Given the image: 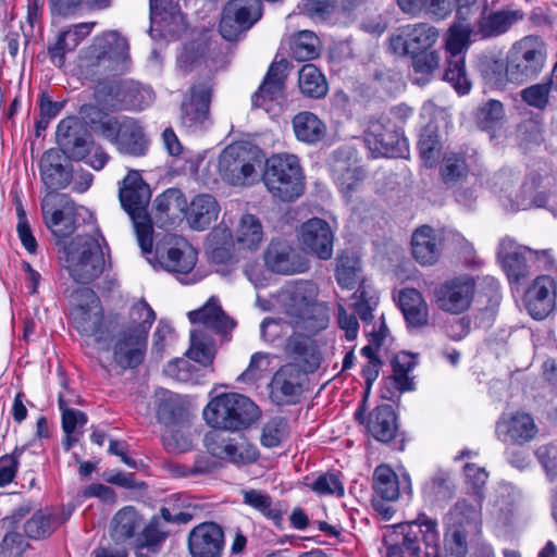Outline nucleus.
<instances>
[{"label":"nucleus","mask_w":557,"mask_h":557,"mask_svg":"<svg viewBox=\"0 0 557 557\" xmlns=\"http://www.w3.org/2000/svg\"><path fill=\"white\" fill-rule=\"evenodd\" d=\"M299 240L305 249L321 260L333 256L334 233L330 224L319 218L308 220L301 225Z\"/></svg>","instance_id":"aec40b11"},{"label":"nucleus","mask_w":557,"mask_h":557,"mask_svg":"<svg viewBox=\"0 0 557 557\" xmlns=\"http://www.w3.org/2000/svg\"><path fill=\"white\" fill-rule=\"evenodd\" d=\"M367 431L377 442L389 444L398 436L397 417L391 405L375 407L367 419Z\"/></svg>","instance_id":"473e14b6"},{"label":"nucleus","mask_w":557,"mask_h":557,"mask_svg":"<svg viewBox=\"0 0 557 557\" xmlns=\"http://www.w3.org/2000/svg\"><path fill=\"white\" fill-rule=\"evenodd\" d=\"M55 137L61 154H65L73 160L84 159L92 143L87 128L74 116L63 119L59 123Z\"/></svg>","instance_id":"2eb2a0df"},{"label":"nucleus","mask_w":557,"mask_h":557,"mask_svg":"<svg viewBox=\"0 0 557 557\" xmlns=\"http://www.w3.org/2000/svg\"><path fill=\"white\" fill-rule=\"evenodd\" d=\"M496 434L504 442L523 445L535 438L537 426L531 414L517 411L500 418L496 424Z\"/></svg>","instance_id":"393cba45"},{"label":"nucleus","mask_w":557,"mask_h":557,"mask_svg":"<svg viewBox=\"0 0 557 557\" xmlns=\"http://www.w3.org/2000/svg\"><path fill=\"white\" fill-rule=\"evenodd\" d=\"M267 267L275 273L294 274L305 272L308 262L285 240H272L265 251Z\"/></svg>","instance_id":"4be33fe9"},{"label":"nucleus","mask_w":557,"mask_h":557,"mask_svg":"<svg viewBox=\"0 0 557 557\" xmlns=\"http://www.w3.org/2000/svg\"><path fill=\"white\" fill-rule=\"evenodd\" d=\"M444 79L450 83L459 95L470 91L471 83L466 73L465 58L447 59Z\"/></svg>","instance_id":"bf43d9fd"},{"label":"nucleus","mask_w":557,"mask_h":557,"mask_svg":"<svg viewBox=\"0 0 557 557\" xmlns=\"http://www.w3.org/2000/svg\"><path fill=\"white\" fill-rule=\"evenodd\" d=\"M225 546L223 528L206 521L194 527L187 539V547L191 557H222Z\"/></svg>","instance_id":"dca6fc26"},{"label":"nucleus","mask_w":557,"mask_h":557,"mask_svg":"<svg viewBox=\"0 0 557 557\" xmlns=\"http://www.w3.org/2000/svg\"><path fill=\"white\" fill-rule=\"evenodd\" d=\"M472 33H475V30L468 24L455 23L449 27L445 40L447 59L465 58L463 52L468 49Z\"/></svg>","instance_id":"8fccbe9b"},{"label":"nucleus","mask_w":557,"mask_h":557,"mask_svg":"<svg viewBox=\"0 0 557 557\" xmlns=\"http://www.w3.org/2000/svg\"><path fill=\"white\" fill-rule=\"evenodd\" d=\"M143 528V518L138 511L126 506L120 509L111 521V536L116 542L133 537Z\"/></svg>","instance_id":"49530a36"},{"label":"nucleus","mask_w":557,"mask_h":557,"mask_svg":"<svg viewBox=\"0 0 557 557\" xmlns=\"http://www.w3.org/2000/svg\"><path fill=\"white\" fill-rule=\"evenodd\" d=\"M71 318L75 330L86 337H92L99 349H109L110 329L104 322L101 306L94 305L92 309L82 306L73 308Z\"/></svg>","instance_id":"f3484780"},{"label":"nucleus","mask_w":557,"mask_h":557,"mask_svg":"<svg viewBox=\"0 0 557 557\" xmlns=\"http://www.w3.org/2000/svg\"><path fill=\"white\" fill-rule=\"evenodd\" d=\"M416 366V361L413 356L408 352H400L395 356L392 361L393 367V377L396 384V387L401 391H410L412 389V381L408 376L409 372Z\"/></svg>","instance_id":"13d9d810"},{"label":"nucleus","mask_w":557,"mask_h":557,"mask_svg":"<svg viewBox=\"0 0 557 557\" xmlns=\"http://www.w3.org/2000/svg\"><path fill=\"white\" fill-rule=\"evenodd\" d=\"M122 208L129 215L144 255L152 251V223L147 212L151 191L138 171L132 170L120 187Z\"/></svg>","instance_id":"f257e3e1"},{"label":"nucleus","mask_w":557,"mask_h":557,"mask_svg":"<svg viewBox=\"0 0 557 557\" xmlns=\"http://www.w3.org/2000/svg\"><path fill=\"white\" fill-rule=\"evenodd\" d=\"M70 515L71 511L54 512L49 509H40L25 522L24 531L29 539H46L62 525Z\"/></svg>","instance_id":"58836bf2"},{"label":"nucleus","mask_w":557,"mask_h":557,"mask_svg":"<svg viewBox=\"0 0 557 557\" xmlns=\"http://www.w3.org/2000/svg\"><path fill=\"white\" fill-rule=\"evenodd\" d=\"M157 419L169 429L183 425L187 420V412L181 398L166 389L156 393Z\"/></svg>","instance_id":"c9c22d12"},{"label":"nucleus","mask_w":557,"mask_h":557,"mask_svg":"<svg viewBox=\"0 0 557 557\" xmlns=\"http://www.w3.org/2000/svg\"><path fill=\"white\" fill-rule=\"evenodd\" d=\"M212 75L198 77L185 92L181 104V124L191 131L205 129L211 124L210 104L214 91Z\"/></svg>","instance_id":"6e6552de"},{"label":"nucleus","mask_w":557,"mask_h":557,"mask_svg":"<svg viewBox=\"0 0 557 557\" xmlns=\"http://www.w3.org/2000/svg\"><path fill=\"white\" fill-rule=\"evenodd\" d=\"M193 516L188 512H172L168 507L160 509L159 516H153L149 523L143 529L137 536V546L143 548H152L153 550L165 541L170 534L166 523L186 524L191 520Z\"/></svg>","instance_id":"6ab92c4d"},{"label":"nucleus","mask_w":557,"mask_h":557,"mask_svg":"<svg viewBox=\"0 0 557 557\" xmlns=\"http://www.w3.org/2000/svg\"><path fill=\"white\" fill-rule=\"evenodd\" d=\"M244 503L260 511L267 518L278 522L282 519L281 510L273 506L272 498L259 490H249L244 493Z\"/></svg>","instance_id":"052dcab7"},{"label":"nucleus","mask_w":557,"mask_h":557,"mask_svg":"<svg viewBox=\"0 0 557 557\" xmlns=\"http://www.w3.org/2000/svg\"><path fill=\"white\" fill-rule=\"evenodd\" d=\"M522 18L519 11L500 10L482 14L475 23V34L482 38H492L505 34Z\"/></svg>","instance_id":"a19ab883"},{"label":"nucleus","mask_w":557,"mask_h":557,"mask_svg":"<svg viewBox=\"0 0 557 557\" xmlns=\"http://www.w3.org/2000/svg\"><path fill=\"white\" fill-rule=\"evenodd\" d=\"M553 85L548 82L533 84L520 91L522 101L534 109L545 110L549 103L550 89Z\"/></svg>","instance_id":"680f3d73"},{"label":"nucleus","mask_w":557,"mask_h":557,"mask_svg":"<svg viewBox=\"0 0 557 557\" xmlns=\"http://www.w3.org/2000/svg\"><path fill=\"white\" fill-rule=\"evenodd\" d=\"M206 446L211 455L235 465L255 462L259 456L256 446L243 437L216 442L211 435H207Z\"/></svg>","instance_id":"a878e982"},{"label":"nucleus","mask_w":557,"mask_h":557,"mask_svg":"<svg viewBox=\"0 0 557 557\" xmlns=\"http://www.w3.org/2000/svg\"><path fill=\"white\" fill-rule=\"evenodd\" d=\"M359 260L348 253H342L337 258L336 280L337 283L347 289H352L359 280Z\"/></svg>","instance_id":"6e6d98bb"},{"label":"nucleus","mask_w":557,"mask_h":557,"mask_svg":"<svg viewBox=\"0 0 557 557\" xmlns=\"http://www.w3.org/2000/svg\"><path fill=\"white\" fill-rule=\"evenodd\" d=\"M556 284L548 275H541L525 293V308L535 320H543L555 309Z\"/></svg>","instance_id":"b1692460"},{"label":"nucleus","mask_w":557,"mask_h":557,"mask_svg":"<svg viewBox=\"0 0 557 557\" xmlns=\"http://www.w3.org/2000/svg\"><path fill=\"white\" fill-rule=\"evenodd\" d=\"M156 319L154 311L145 301L139 300L135 302L129 310V325L126 329L139 333L144 331V337L147 338L148 331Z\"/></svg>","instance_id":"4d7b16f0"},{"label":"nucleus","mask_w":557,"mask_h":557,"mask_svg":"<svg viewBox=\"0 0 557 557\" xmlns=\"http://www.w3.org/2000/svg\"><path fill=\"white\" fill-rule=\"evenodd\" d=\"M531 248L519 246L511 238L500 240L497 257L509 281L519 283L529 276L528 256L531 259Z\"/></svg>","instance_id":"5701e85b"},{"label":"nucleus","mask_w":557,"mask_h":557,"mask_svg":"<svg viewBox=\"0 0 557 557\" xmlns=\"http://www.w3.org/2000/svg\"><path fill=\"white\" fill-rule=\"evenodd\" d=\"M411 251L421 265L434 264L442 251L441 235L429 225L418 227L411 236Z\"/></svg>","instance_id":"7c9ffc66"},{"label":"nucleus","mask_w":557,"mask_h":557,"mask_svg":"<svg viewBox=\"0 0 557 557\" xmlns=\"http://www.w3.org/2000/svg\"><path fill=\"white\" fill-rule=\"evenodd\" d=\"M447 557H466L468 553L467 535L462 527L454 525L445 539Z\"/></svg>","instance_id":"338daca9"},{"label":"nucleus","mask_w":557,"mask_h":557,"mask_svg":"<svg viewBox=\"0 0 557 557\" xmlns=\"http://www.w3.org/2000/svg\"><path fill=\"white\" fill-rule=\"evenodd\" d=\"M546 50L544 42L535 36H527L515 42L506 55L505 77L496 78L497 87L506 82L523 84L535 79L544 69Z\"/></svg>","instance_id":"7ed1b4c3"},{"label":"nucleus","mask_w":557,"mask_h":557,"mask_svg":"<svg viewBox=\"0 0 557 557\" xmlns=\"http://www.w3.org/2000/svg\"><path fill=\"white\" fill-rule=\"evenodd\" d=\"M436 521L428 518L425 515L419 516L416 521L406 525L398 524L397 528L404 534L403 545L413 557H421V543L426 548L436 550L438 544V532Z\"/></svg>","instance_id":"a211bd4d"},{"label":"nucleus","mask_w":557,"mask_h":557,"mask_svg":"<svg viewBox=\"0 0 557 557\" xmlns=\"http://www.w3.org/2000/svg\"><path fill=\"white\" fill-rule=\"evenodd\" d=\"M287 421L283 417H274L269 420L260 437L261 444L265 447H276L287 436Z\"/></svg>","instance_id":"e2e57ef3"},{"label":"nucleus","mask_w":557,"mask_h":557,"mask_svg":"<svg viewBox=\"0 0 557 557\" xmlns=\"http://www.w3.org/2000/svg\"><path fill=\"white\" fill-rule=\"evenodd\" d=\"M397 300L408 326L422 327L428 324V305L419 290L416 288L401 289Z\"/></svg>","instance_id":"4c0bfd02"},{"label":"nucleus","mask_w":557,"mask_h":557,"mask_svg":"<svg viewBox=\"0 0 557 557\" xmlns=\"http://www.w3.org/2000/svg\"><path fill=\"white\" fill-rule=\"evenodd\" d=\"M147 338L144 331L136 333L126 327L114 336L113 359L123 369L136 368L139 366L146 354Z\"/></svg>","instance_id":"412c9836"},{"label":"nucleus","mask_w":557,"mask_h":557,"mask_svg":"<svg viewBox=\"0 0 557 557\" xmlns=\"http://www.w3.org/2000/svg\"><path fill=\"white\" fill-rule=\"evenodd\" d=\"M262 157L257 148L235 144L227 146L219 158V171L222 178L235 186L250 185L258 178L257 166Z\"/></svg>","instance_id":"423d86ee"},{"label":"nucleus","mask_w":557,"mask_h":557,"mask_svg":"<svg viewBox=\"0 0 557 557\" xmlns=\"http://www.w3.org/2000/svg\"><path fill=\"white\" fill-rule=\"evenodd\" d=\"M40 174L44 184L50 193L65 188L72 178L71 171L62 164V154L59 150L46 151L40 160Z\"/></svg>","instance_id":"f704fd0d"},{"label":"nucleus","mask_w":557,"mask_h":557,"mask_svg":"<svg viewBox=\"0 0 557 557\" xmlns=\"http://www.w3.org/2000/svg\"><path fill=\"white\" fill-rule=\"evenodd\" d=\"M26 450V446H17L12 454L0 458V486H5L15 478L18 460Z\"/></svg>","instance_id":"774afa93"},{"label":"nucleus","mask_w":557,"mask_h":557,"mask_svg":"<svg viewBox=\"0 0 557 557\" xmlns=\"http://www.w3.org/2000/svg\"><path fill=\"white\" fill-rule=\"evenodd\" d=\"M67 270L71 277L87 284L99 277L106 269V256L98 238L81 237L67 256Z\"/></svg>","instance_id":"9d476101"},{"label":"nucleus","mask_w":557,"mask_h":557,"mask_svg":"<svg viewBox=\"0 0 557 557\" xmlns=\"http://www.w3.org/2000/svg\"><path fill=\"white\" fill-rule=\"evenodd\" d=\"M147 259L153 268L158 264L161 269L169 272L186 274L194 269L197 253L186 243L182 247L173 246L169 248L158 244L153 259Z\"/></svg>","instance_id":"cd10ccee"},{"label":"nucleus","mask_w":557,"mask_h":557,"mask_svg":"<svg viewBox=\"0 0 557 557\" xmlns=\"http://www.w3.org/2000/svg\"><path fill=\"white\" fill-rule=\"evenodd\" d=\"M220 208L215 198L209 194H199L186 207V219L193 230L203 231L218 219Z\"/></svg>","instance_id":"e433bc0d"},{"label":"nucleus","mask_w":557,"mask_h":557,"mask_svg":"<svg viewBox=\"0 0 557 557\" xmlns=\"http://www.w3.org/2000/svg\"><path fill=\"white\" fill-rule=\"evenodd\" d=\"M289 324L295 330V334L310 337L327 327V308L324 305H315L311 310L290 317Z\"/></svg>","instance_id":"c03bdc74"},{"label":"nucleus","mask_w":557,"mask_h":557,"mask_svg":"<svg viewBox=\"0 0 557 557\" xmlns=\"http://www.w3.org/2000/svg\"><path fill=\"white\" fill-rule=\"evenodd\" d=\"M260 417L258 406L247 396L224 393L214 397L203 409V418L213 428L239 431Z\"/></svg>","instance_id":"f03ea898"},{"label":"nucleus","mask_w":557,"mask_h":557,"mask_svg":"<svg viewBox=\"0 0 557 557\" xmlns=\"http://www.w3.org/2000/svg\"><path fill=\"white\" fill-rule=\"evenodd\" d=\"M364 143L373 157L397 158L408 153L406 137L400 127L386 114L369 121Z\"/></svg>","instance_id":"1a4fd4ad"},{"label":"nucleus","mask_w":557,"mask_h":557,"mask_svg":"<svg viewBox=\"0 0 557 557\" xmlns=\"http://www.w3.org/2000/svg\"><path fill=\"white\" fill-rule=\"evenodd\" d=\"M298 86L306 97L319 99L327 94V83L320 70L311 63L302 65L298 75Z\"/></svg>","instance_id":"de8ad7c7"},{"label":"nucleus","mask_w":557,"mask_h":557,"mask_svg":"<svg viewBox=\"0 0 557 557\" xmlns=\"http://www.w3.org/2000/svg\"><path fill=\"white\" fill-rule=\"evenodd\" d=\"M505 117L504 106L500 101L490 99L478 108L475 121L478 126L484 131H492L503 124Z\"/></svg>","instance_id":"5fc2aeb1"},{"label":"nucleus","mask_w":557,"mask_h":557,"mask_svg":"<svg viewBox=\"0 0 557 557\" xmlns=\"http://www.w3.org/2000/svg\"><path fill=\"white\" fill-rule=\"evenodd\" d=\"M187 355L189 359L202 366H210L212 363L215 355L214 346L203 330L191 331L190 347Z\"/></svg>","instance_id":"603ef678"},{"label":"nucleus","mask_w":557,"mask_h":557,"mask_svg":"<svg viewBox=\"0 0 557 557\" xmlns=\"http://www.w3.org/2000/svg\"><path fill=\"white\" fill-rule=\"evenodd\" d=\"M121 107L127 110L140 111L154 101V94L149 87H140L133 83L121 86Z\"/></svg>","instance_id":"3c124183"},{"label":"nucleus","mask_w":557,"mask_h":557,"mask_svg":"<svg viewBox=\"0 0 557 557\" xmlns=\"http://www.w3.org/2000/svg\"><path fill=\"white\" fill-rule=\"evenodd\" d=\"M285 354L296 362L304 372H314L321 364L322 356L315 342L301 334H293L285 345Z\"/></svg>","instance_id":"c756f323"},{"label":"nucleus","mask_w":557,"mask_h":557,"mask_svg":"<svg viewBox=\"0 0 557 557\" xmlns=\"http://www.w3.org/2000/svg\"><path fill=\"white\" fill-rule=\"evenodd\" d=\"M180 13L174 0H150V18L154 24H171L178 20Z\"/></svg>","instance_id":"69168bd1"},{"label":"nucleus","mask_w":557,"mask_h":557,"mask_svg":"<svg viewBox=\"0 0 557 557\" xmlns=\"http://www.w3.org/2000/svg\"><path fill=\"white\" fill-rule=\"evenodd\" d=\"M302 373L295 364L282 367L271 382V395L277 404H294L302 393Z\"/></svg>","instance_id":"c85d7f7f"},{"label":"nucleus","mask_w":557,"mask_h":557,"mask_svg":"<svg viewBox=\"0 0 557 557\" xmlns=\"http://www.w3.org/2000/svg\"><path fill=\"white\" fill-rule=\"evenodd\" d=\"M264 233L260 219L251 213L243 214L233 231V246L239 251H256L263 242Z\"/></svg>","instance_id":"2f4dec72"},{"label":"nucleus","mask_w":557,"mask_h":557,"mask_svg":"<svg viewBox=\"0 0 557 557\" xmlns=\"http://www.w3.org/2000/svg\"><path fill=\"white\" fill-rule=\"evenodd\" d=\"M468 173L465 159L456 153L446 154L441 166V174L445 184H453L463 178Z\"/></svg>","instance_id":"0e129e2a"},{"label":"nucleus","mask_w":557,"mask_h":557,"mask_svg":"<svg viewBox=\"0 0 557 557\" xmlns=\"http://www.w3.org/2000/svg\"><path fill=\"white\" fill-rule=\"evenodd\" d=\"M373 488L375 493L384 500H395L399 496L398 478L394 470L386 466L380 465L373 473Z\"/></svg>","instance_id":"09e8293b"},{"label":"nucleus","mask_w":557,"mask_h":557,"mask_svg":"<svg viewBox=\"0 0 557 557\" xmlns=\"http://www.w3.org/2000/svg\"><path fill=\"white\" fill-rule=\"evenodd\" d=\"M262 15L260 0H230L220 22V34L226 40H236L249 29Z\"/></svg>","instance_id":"ddd939ff"},{"label":"nucleus","mask_w":557,"mask_h":557,"mask_svg":"<svg viewBox=\"0 0 557 557\" xmlns=\"http://www.w3.org/2000/svg\"><path fill=\"white\" fill-rule=\"evenodd\" d=\"M262 180L270 194L282 201H293L305 190V177L295 154L277 153L267 159Z\"/></svg>","instance_id":"20e7f679"},{"label":"nucleus","mask_w":557,"mask_h":557,"mask_svg":"<svg viewBox=\"0 0 557 557\" xmlns=\"http://www.w3.org/2000/svg\"><path fill=\"white\" fill-rule=\"evenodd\" d=\"M290 53L298 61L312 60L319 54V38L310 30H301L290 42Z\"/></svg>","instance_id":"864d4df0"},{"label":"nucleus","mask_w":557,"mask_h":557,"mask_svg":"<svg viewBox=\"0 0 557 557\" xmlns=\"http://www.w3.org/2000/svg\"><path fill=\"white\" fill-rule=\"evenodd\" d=\"M188 317L193 323H200L218 334H225L235 326V322L226 315L213 297L202 308L190 311Z\"/></svg>","instance_id":"ea45409f"},{"label":"nucleus","mask_w":557,"mask_h":557,"mask_svg":"<svg viewBox=\"0 0 557 557\" xmlns=\"http://www.w3.org/2000/svg\"><path fill=\"white\" fill-rule=\"evenodd\" d=\"M476 289L475 281L470 275H460L446 280L434 290L437 308L449 314H461L472 304Z\"/></svg>","instance_id":"f8f14e48"},{"label":"nucleus","mask_w":557,"mask_h":557,"mask_svg":"<svg viewBox=\"0 0 557 557\" xmlns=\"http://www.w3.org/2000/svg\"><path fill=\"white\" fill-rule=\"evenodd\" d=\"M96 131L122 154L143 157L148 151L149 140L144 127L133 117H106L99 121Z\"/></svg>","instance_id":"39448f33"},{"label":"nucleus","mask_w":557,"mask_h":557,"mask_svg":"<svg viewBox=\"0 0 557 557\" xmlns=\"http://www.w3.org/2000/svg\"><path fill=\"white\" fill-rule=\"evenodd\" d=\"M285 294V310L289 318L300 312L311 310V307L315 305H322L317 301V285L309 281L296 283L290 286Z\"/></svg>","instance_id":"79ce46f5"},{"label":"nucleus","mask_w":557,"mask_h":557,"mask_svg":"<svg viewBox=\"0 0 557 557\" xmlns=\"http://www.w3.org/2000/svg\"><path fill=\"white\" fill-rule=\"evenodd\" d=\"M156 218L162 223H173L182 213H186L187 201L180 189L169 188L153 202Z\"/></svg>","instance_id":"37998d69"},{"label":"nucleus","mask_w":557,"mask_h":557,"mask_svg":"<svg viewBox=\"0 0 557 557\" xmlns=\"http://www.w3.org/2000/svg\"><path fill=\"white\" fill-rule=\"evenodd\" d=\"M332 174L335 183L345 196L355 191L366 177V172L358 164L350 150H337L332 163Z\"/></svg>","instance_id":"bb28decb"},{"label":"nucleus","mask_w":557,"mask_h":557,"mask_svg":"<svg viewBox=\"0 0 557 557\" xmlns=\"http://www.w3.org/2000/svg\"><path fill=\"white\" fill-rule=\"evenodd\" d=\"M292 124L296 138L306 144H315L326 135L325 124L309 111L297 113Z\"/></svg>","instance_id":"a18cd8bd"},{"label":"nucleus","mask_w":557,"mask_h":557,"mask_svg":"<svg viewBox=\"0 0 557 557\" xmlns=\"http://www.w3.org/2000/svg\"><path fill=\"white\" fill-rule=\"evenodd\" d=\"M438 37V29L428 23L406 25L391 36L389 48L398 55H413L431 50Z\"/></svg>","instance_id":"4468645a"},{"label":"nucleus","mask_w":557,"mask_h":557,"mask_svg":"<svg viewBox=\"0 0 557 557\" xmlns=\"http://www.w3.org/2000/svg\"><path fill=\"white\" fill-rule=\"evenodd\" d=\"M46 226L55 237H70L76 230L77 207L64 194L49 193L41 201Z\"/></svg>","instance_id":"9b49d317"},{"label":"nucleus","mask_w":557,"mask_h":557,"mask_svg":"<svg viewBox=\"0 0 557 557\" xmlns=\"http://www.w3.org/2000/svg\"><path fill=\"white\" fill-rule=\"evenodd\" d=\"M286 62H273L259 89L252 96V106L268 110V102L283 95Z\"/></svg>","instance_id":"72a5a7b5"},{"label":"nucleus","mask_w":557,"mask_h":557,"mask_svg":"<svg viewBox=\"0 0 557 557\" xmlns=\"http://www.w3.org/2000/svg\"><path fill=\"white\" fill-rule=\"evenodd\" d=\"M128 61V41L116 30H109L95 37L84 57L86 66L111 72H123Z\"/></svg>","instance_id":"0eeeda50"}]
</instances>
